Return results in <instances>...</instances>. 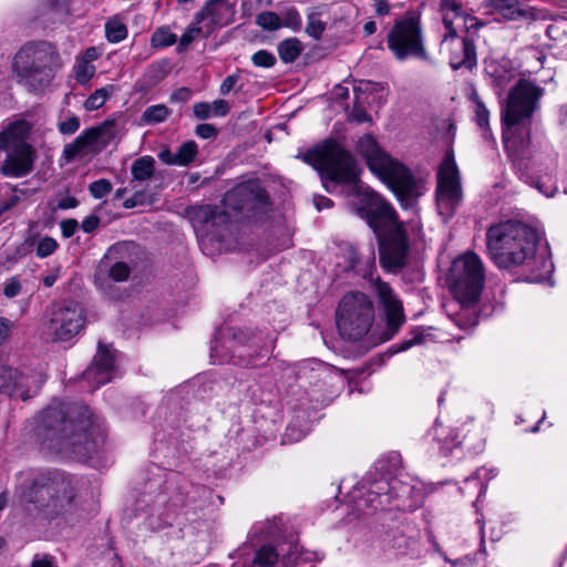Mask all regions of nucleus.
Returning <instances> with one entry per match:
<instances>
[{"mask_svg":"<svg viewBox=\"0 0 567 567\" xmlns=\"http://www.w3.org/2000/svg\"><path fill=\"white\" fill-rule=\"evenodd\" d=\"M192 218L199 227L208 230L229 223L230 213L226 207L221 209L218 206L203 205L194 208Z\"/></svg>","mask_w":567,"mask_h":567,"instance_id":"b1692460","label":"nucleus"},{"mask_svg":"<svg viewBox=\"0 0 567 567\" xmlns=\"http://www.w3.org/2000/svg\"><path fill=\"white\" fill-rule=\"evenodd\" d=\"M485 282L484 266L481 258L467 251L456 258L450 268L446 284L460 305L475 306Z\"/></svg>","mask_w":567,"mask_h":567,"instance_id":"6e6552de","label":"nucleus"},{"mask_svg":"<svg viewBox=\"0 0 567 567\" xmlns=\"http://www.w3.org/2000/svg\"><path fill=\"white\" fill-rule=\"evenodd\" d=\"M354 103H353V110L351 112V117L357 123H363L370 121V115L367 113L365 109L360 103V96L358 94H354Z\"/></svg>","mask_w":567,"mask_h":567,"instance_id":"8fccbe9b","label":"nucleus"},{"mask_svg":"<svg viewBox=\"0 0 567 567\" xmlns=\"http://www.w3.org/2000/svg\"><path fill=\"white\" fill-rule=\"evenodd\" d=\"M196 14L197 22L205 24V31L213 33L216 28L226 27L234 21L236 1L208 0Z\"/></svg>","mask_w":567,"mask_h":567,"instance_id":"a211bd4d","label":"nucleus"},{"mask_svg":"<svg viewBox=\"0 0 567 567\" xmlns=\"http://www.w3.org/2000/svg\"><path fill=\"white\" fill-rule=\"evenodd\" d=\"M190 96L192 91L188 87H181L172 94L171 100L176 102H187Z\"/></svg>","mask_w":567,"mask_h":567,"instance_id":"e2e57ef3","label":"nucleus"},{"mask_svg":"<svg viewBox=\"0 0 567 567\" xmlns=\"http://www.w3.org/2000/svg\"><path fill=\"white\" fill-rule=\"evenodd\" d=\"M58 247L59 244L54 238L44 236L38 241L35 252L39 258H47L54 254Z\"/></svg>","mask_w":567,"mask_h":567,"instance_id":"37998d69","label":"nucleus"},{"mask_svg":"<svg viewBox=\"0 0 567 567\" xmlns=\"http://www.w3.org/2000/svg\"><path fill=\"white\" fill-rule=\"evenodd\" d=\"M94 73V68L89 65H82L81 70L76 73V80L80 83L89 81Z\"/></svg>","mask_w":567,"mask_h":567,"instance_id":"0e129e2a","label":"nucleus"},{"mask_svg":"<svg viewBox=\"0 0 567 567\" xmlns=\"http://www.w3.org/2000/svg\"><path fill=\"white\" fill-rule=\"evenodd\" d=\"M21 291V284L20 281L18 280V278L16 277H12L6 285H4V288H3V295L7 297V298H13L16 296H18Z\"/></svg>","mask_w":567,"mask_h":567,"instance_id":"5fc2aeb1","label":"nucleus"},{"mask_svg":"<svg viewBox=\"0 0 567 567\" xmlns=\"http://www.w3.org/2000/svg\"><path fill=\"white\" fill-rule=\"evenodd\" d=\"M492 7L507 21L534 19L530 9L523 8L518 0H493Z\"/></svg>","mask_w":567,"mask_h":567,"instance_id":"393cba45","label":"nucleus"},{"mask_svg":"<svg viewBox=\"0 0 567 567\" xmlns=\"http://www.w3.org/2000/svg\"><path fill=\"white\" fill-rule=\"evenodd\" d=\"M193 111H194V115L198 120H206V118L210 117V115L213 114L212 106L207 102H199V103L194 104Z\"/></svg>","mask_w":567,"mask_h":567,"instance_id":"6e6d98bb","label":"nucleus"},{"mask_svg":"<svg viewBox=\"0 0 567 567\" xmlns=\"http://www.w3.org/2000/svg\"><path fill=\"white\" fill-rule=\"evenodd\" d=\"M251 61L254 65L258 68H272L276 64L277 59L271 52L267 50H259L252 54Z\"/></svg>","mask_w":567,"mask_h":567,"instance_id":"a18cd8bd","label":"nucleus"},{"mask_svg":"<svg viewBox=\"0 0 567 567\" xmlns=\"http://www.w3.org/2000/svg\"><path fill=\"white\" fill-rule=\"evenodd\" d=\"M92 197L101 199L112 192V183L106 178L97 179L89 185Z\"/></svg>","mask_w":567,"mask_h":567,"instance_id":"c03bdc74","label":"nucleus"},{"mask_svg":"<svg viewBox=\"0 0 567 567\" xmlns=\"http://www.w3.org/2000/svg\"><path fill=\"white\" fill-rule=\"evenodd\" d=\"M47 378L41 371L29 369L27 371L17 370L16 378V399L27 401L39 393Z\"/></svg>","mask_w":567,"mask_h":567,"instance_id":"5701e85b","label":"nucleus"},{"mask_svg":"<svg viewBox=\"0 0 567 567\" xmlns=\"http://www.w3.org/2000/svg\"><path fill=\"white\" fill-rule=\"evenodd\" d=\"M105 35L110 42L117 43L127 37V28L117 17L110 18L105 23Z\"/></svg>","mask_w":567,"mask_h":567,"instance_id":"f704fd0d","label":"nucleus"},{"mask_svg":"<svg viewBox=\"0 0 567 567\" xmlns=\"http://www.w3.org/2000/svg\"><path fill=\"white\" fill-rule=\"evenodd\" d=\"M138 249L133 241H121L112 245L104 258L113 264L109 268V277L116 282L126 281L133 264L132 255Z\"/></svg>","mask_w":567,"mask_h":567,"instance_id":"6ab92c4d","label":"nucleus"},{"mask_svg":"<svg viewBox=\"0 0 567 567\" xmlns=\"http://www.w3.org/2000/svg\"><path fill=\"white\" fill-rule=\"evenodd\" d=\"M358 153L370 171L394 192L402 207H412L421 196L420 186L409 168L393 159L371 134L363 135L357 144Z\"/></svg>","mask_w":567,"mask_h":567,"instance_id":"423d86ee","label":"nucleus"},{"mask_svg":"<svg viewBox=\"0 0 567 567\" xmlns=\"http://www.w3.org/2000/svg\"><path fill=\"white\" fill-rule=\"evenodd\" d=\"M205 30V24L203 22H197V14H195L193 22L179 38L177 52H184L188 45L198 37L208 38L212 33L206 32Z\"/></svg>","mask_w":567,"mask_h":567,"instance_id":"2f4dec72","label":"nucleus"},{"mask_svg":"<svg viewBox=\"0 0 567 567\" xmlns=\"http://www.w3.org/2000/svg\"><path fill=\"white\" fill-rule=\"evenodd\" d=\"M148 76L153 82H158L163 80L168 73V62L167 61H158L153 63L148 68Z\"/></svg>","mask_w":567,"mask_h":567,"instance_id":"de8ad7c7","label":"nucleus"},{"mask_svg":"<svg viewBox=\"0 0 567 567\" xmlns=\"http://www.w3.org/2000/svg\"><path fill=\"white\" fill-rule=\"evenodd\" d=\"M34 159L32 146L28 143L19 144L8 154L2 164V172L8 176H25L33 169Z\"/></svg>","mask_w":567,"mask_h":567,"instance_id":"aec40b11","label":"nucleus"},{"mask_svg":"<svg viewBox=\"0 0 567 567\" xmlns=\"http://www.w3.org/2000/svg\"><path fill=\"white\" fill-rule=\"evenodd\" d=\"M79 205V200L73 196H66L59 200L58 208L59 209H70L75 208Z\"/></svg>","mask_w":567,"mask_h":567,"instance_id":"338daca9","label":"nucleus"},{"mask_svg":"<svg viewBox=\"0 0 567 567\" xmlns=\"http://www.w3.org/2000/svg\"><path fill=\"white\" fill-rule=\"evenodd\" d=\"M25 195V190L19 189L8 183L0 185V216L6 212L16 207L21 197Z\"/></svg>","mask_w":567,"mask_h":567,"instance_id":"c756f323","label":"nucleus"},{"mask_svg":"<svg viewBox=\"0 0 567 567\" xmlns=\"http://www.w3.org/2000/svg\"><path fill=\"white\" fill-rule=\"evenodd\" d=\"M377 292L385 313L388 328L394 333L404 322L402 303L386 282L379 281L377 284Z\"/></svg>","mask_w":567,"mask_h":567,"instance_id":"4be33fe9","label":"nucleus"},{"mask_svg":"<svg viewBox=\"0 0 567 567\" xmlns=\"http://www.w3.org/2000/svg\"><path fill=\"white\" fill-rule=\"evenodd\" d=\"M37 436L42 449L81 462L97 454L105 440L99 416L79 402L45 408L40 414Z\"/></svg>","mask_w":567,"mask_h":567,"instance_id":"f03ea898","label":"nucleus"},{"mask_svg":"<svg viewBox=\"0 0 567 567\" xmlns=\"http://www.w3.org/2000/svg\"><path fill=\"white\" fill-rule=\"evenodd\" d=\"M16 323L4 317H0V346L7 342L14 329Z\"/></svg>","mask_w":567,"mask_h":567,"instance_id":"3c124183","label":"nucleus"},{"mask_svg":"<svg viewBox=\"0 0 567 567\" xmlns=\"http://www.w3.org/2000/svg\"><path fill=\"white\" fill-rule=\"evenodd\" d=\"M302 159L319 173L327 192H334L339 185L354 188L357 200L352 208L377 236L380 265L391 272L401 270L406 265L410 249L404 225L394 207L381 195L370 189L362 192L360 168L353 155L329 138L305 153Z\"/></svg>","mask_w":567,"mask_h":567,"instance_id":"f257e3e1","label":"nucleus"},{"mask_svg":"<svg viewBox=\"0 0 567 567\" xmlns=\"http://www.w3.org/2000/svg\"><path fill=\"white\" fill-rule=\"evenodd\" d=\"M17 370L8 365L0 367V393L14 396Z\"/></svg>","mask_w":567,"mask_h":567,"instance_id":"c9c22d12","label":"nucleus"},{"mask_svg":"<svg viewBox=\"0 0 567 567\" xmlns=\"http://www.w3.org/2000/svg\"><path fill=\"white\" fill-rule=\"evenodd\" d=\"M471 100L474 103L475 122L477 126L482 130L484 138H492L488 110L476 91H473L471 94Z\"/></svg>","mask_w":567,"mask_h":567,"instance_id":"7c9ffc66","label":"nucleus"},{"mask_svg":"<svg viewBox=\"0 0 567 567\" xmlns=\"http://www.w3.org/2000/svg\"><path fill=\"white\" fill-rule=\"evenodd\" d=\"M373 320V303L367 295L349 292L342 297L337 310V326L343 339H362L370 331Z\"/></svg>","mask_w":567,"mask_h":567,"instance_id":"9d476101","label":"nucleus"},{"mask_svg":"<svg viewBox=\"0 0 567 567\" xmlns=\"http://www.w3.org/2000/svg\"><path fill=\"white\" fill-rule=\"evenodd\" d=\"M212 106V113L215 116H225L229 112V104L225 100H215Z\"/></svg>","mask_w":567,"mask_h":567,"instance_id":"13d9d810","label":"nucleus"},{"mask_svg":"<svg viewBox=\"0 0 567 567\" xmlns=\"http://www.w3.org/2000/svg\"><path fill=\"white\" fill-rule=\"evenodd\" d=\"M231 342L229 361L245 368L259 365V361L269 354L271 348V340L252 329L233 330Z\"/></svg>","mask_w":567,"mask_h":567,"instance_id":"4468645a","label":"nucleus"},{"mask_svg":"<svg viewBox=\"0 0 567 567\" xmlns=\"http://www.w3.org/2000/svg\"><path fill=\"white\" fill-rule=\"evenodd\" d=\"M59 132L63 135L74 134L80 128V118L76 115L68 117L58 124Z\"/></svg>","mask_w":567,"mask_h":567,"instance_id":"09e8293b","label":"nucleus"},{"mask_svg":"<svg viewBox=\"0 0 567 567\" xmlns=\"http://www.w3.org/2000/svg\"><path fill=\"white\" fill-rule=\"evenodd\" d=\"M30 567H52V560L49 556H35Z\"/></svg>","mask_w":567,"mask_h":567,"instance_id":"774afa93","label":"nucleus"},{"mask_svg":"<svg viewBox=\"0 0 567 567\" xmlns=\"http://www.w3.org/2000/svg\"><path fill=\"white\" fill-rule=\"evenodd\" d=\"M239 80L238 74H231L224 79L223 83L220 84V94L227 95L237 84Z\"/></svg>","mask_w":567,"mask_h":567,"instance_id":"052dcab7","label":"nucleus"},{"mask_svg":"<svg viewBox=\"0 0 567 567\" xmlns=\"http://www.w3.org/2000/svg\"><path fill=\"white\" fill-rule=\"evenodd\" d=\"M326 30V23L320 19L315 17H309V21L306 27V32L313 38L315 40H319L322 37V33Z\"/></svg>","mask_w":567,"mask_h":567,"instance_id":"49530a36","label":"nucleus"},{"mask_svg":"<svg viewBox=\"0 0 567 567\" xmlns=\"http://www.w3.org/2000/svg\"><path fill=\"white\" fill-rule=\"evenodd\" d=\"M389 50L399 61L416 58L429 61L430 56L424 45L421 18L413 11L396 20L386 35Z\"/></svg>","mask_w":567,"mask_h":567,"instance_id":"9b49d317","label":"nucleus"},{"mask_svg":"<svg viewBox=\"0 0 567 567\" xmlns=\"http://www.w3.org/2000/svg\"><path fill=\"white\" fill-rule=\"evenodd\" d=\"M473 306L461 305V311L457 312L453 320L462 330H467L478 323V318L475 311H471Z\"/></svg>","mask_w":567,"mask_h":567,"instance_id":"4c0bfd02","label":"nucleus"},{"mask_svg":"<svg viewBox=\"0 0 567 567\" xmlns=\"http://www.w3.org/2000/svg\"><path fill=\"white\" fill-rule=\"evenodd\" d=\"M462 197L458 168L453 152H447L437 171L436 205L440 215L451 218Z\"/></svg>","mask_w":567,"mask_h":567,"instance_id":"2eb2a0df","label":"nucleus"},{"mask_svg":"<svg viewBox=\"0 0 567 567\" xmlns=\"http://www.w3.org/2000/svg\"><path fill=\"white\" fill-rule=\"evenodd\" d=\"M155 171V161L152 156H143L134 161L131 173L134 181L144 182L151 178Z\"/></svg>","mask_w":567,"mask_h":567,"instance_id":"72a5a7b5","label":"nucleus"},{"mask_svg":"<svg viewBox=\"0 0 567 567\" xmlns=\"http://www.w3.org/2000/svg\"><path fill=\"white\" fill-rule=\"evenodd\" d=\"M100 225V218L96 215L87 216L83 219L81 224V228L84 233L91 234L93 233Z\"/></svg>","mask_w":567,"mask_h":567,"instance_id":"bf43d9fd","label":"nucleus"},{"mask_svg":"<svg viewBox=\"0 0 567 567\" xmlns=\"http://www.w3.org/2000/svg\"><path fill=\"white\" fill-rule=\"evenodd\" d=\"M223 205L231 215L251 220H262L272 210V202L258 179H249L227 190Z\"/></svg>","mask_w":567,"mask_h":567,"instance_id":"1a4fd4ad","label":"nucleus"},{"mask_svg":"<svg viewBox=\"0 0 567 567\" xmlns=\"http://www.w3.org/2000/svg\"><path fill=\"white\" fill-rule=\"evenodd\" d=\"M484 25L474 16L465 17V31L458 35L457 31L446 32L441 41L442 50L447 53L450 66L453 70L465 69L472 71L477 65L476 40L478 31Z\"/></svg>","mask_w":567,"mask_h":567,"instance_id":"f8f14e48","label":"nucleus"},{"mask_svg":"<svg viewBox=\"0 0 567 567\" xmlns=\"http://www.w3.org/2000/svg\"><path fill=\"white\" fill-rule=\"evenodd\" d=\"M413 491V487L402 482L396 477L389 481H379L374 484V488L367 493V502L371 503L374 511L384 509L394 501V507L400 508L403 506L404 498H408Z\"/></svg>","mask_w":567,"mask_h":567,"instance_id":"f3484780","label":"nucleus"},{"mask_svg":"<svg viewBox=\"0 0 567 567\" xmlns=\"http://www.w3.org/2000/svg\"><path fill=\"white\" fill-rule=\"evenodd\" d=\"M544 89L528 79H519L501 105L502 140L512 158H519L530 146L532 124Z\"/></svg>","mask_w":567,"mask_h":567,"instance_id":"7ed1b4c3","label":"nucleus"},{"mask_svg":"<svg viewBox=\"0 0 567 567\" xmlns=\"http://www.w3.org/2000/svg\"><path fill=\"white\" fill-rule=\"evenodd\" d=\"M21 496L45 517L54 518L69 512L78 496L75 478L59 470L31 473L21 484Z\"/></svg>","mask_w":567,"mask_h":567,"instance_id":"39448f33","label":"nucleus"},{"mask_svg":"<svg viewBox=\"0 0 567 567\" xmlns=\"http://www.w3.org/2000/svg\"><path fill=\"white\" fill-rule=\"evenodd\" d=\"M251 567H288L286 558H280L272 545L261 546L255 554Z\"/></svg>","mask_w":567,"mask_h":567,"instance_id":"c85d7f7f","label":"nucleus"},{"mask_svg":"<svg viewBox=\"0 0 567 567\" xmlns=\"http://www.w3.org/2000/svg\"><path fill=\"white\" fill-rule=\"evenodd\" d=\"M439 10L442 14V22L447 32L456 31L454 28V20L462 18L465 23V17L470 14L463 9V4L457 0H440Z\"/></svg>","mask_w":567,"mask_h":567,"instance_id":"cd10ccee","label":"nucleus"},{"mask_svg":"<svg viewBox=\"0 0 567 567\" xmlns=\"http://www.w3.org/2000/svg\"><path fill=\"white\" fill-rule=\"evenodd\" d=\"M28 134V125L24 121L10 123L2 132H0V151L10 147L16 148L19 144H25L24 137Z\"/></svg>","mask_w":567,"mask_h":567,"instance_id":"a878e982","label":"nucleus"},{"mask_svg":"<svg viewBox=\"0 0 567 567\" xmlns=\"http://www.w3.org/2000/svg\"><path fill=\"white\" fill-rule=\"evenodd\" d=\"M177 37L173 33L168 27L157 28L151 38V44L153 48H167L175 44Z\"/></svg>","mask_w":567,"mask_h":567,"instance_id":"e433bc0d","label":"nucleus"},{"mask_svg":"<svg viewBox=\"0 0 567 567\" xmlns=\"http://www.w3.org/2000/svg\"><path fill=\"white\" fill-rule=\"evenodd\" d=\"M158 158L167 165H177V157L175 153H172L169 150H163L158 153Z\"/></svg>","mask_w":567,"mask_h":567,"instance_id":"69168bd1","label":"nucleus"},{"mask_svg":"<svg viewBox=\"0 0 567 567\" xmlns=\"http://www.w3.org/2000/svg\"><path fill=\"white\" fill-rule=\"evenodd\" d=\"M197 153V144L194 141L183 143L175 153L177 157V166L189 165L196 158Z\"/></svg>","mask_w":567,"mask_h":567,"instance_id":"58836bf2","label":"nucleus"},{"mask_svg":"<svg viewBox=\"0 0 567 567\" xmlns=\"http://www.w3.org/2000/svg\"><path fill=\"white\" fill-rule=\"evenodd\" d=\"M379 90H383V86L381 83L372 82V81H361L359 86H354V94H358L360 96L361 93L369 92H378Z\"/></svg>","mask_w":567,"mask_h":567,"instance_id":"603ef678","label":"nucleus"},{"mask_svg":"<svg viewBox=\"0 0 567 567\" xmlns=\"http://www.w3.org/2000/svg\"><path fill=\"white\" fill-rule=\"evenodd\" d=\"M114 368L112 353L100 342L99 350L90 367L83 372L86 381L95 384V388L111 381Z\"/></svg>","mask_w":567,"mask_h":567,"instance_id":"412c9836","label":"nucleus"},{"mask_svg":"<svg viewBox=\"0 0 567 567\" xmlns=\"http://www.w3.org/2000/svg\"><path fill=\"white\" fill-rule=\"evenodd\" d=\"M195 133L200 138H213L216 137L218 134V130L213 124H199L195 128Z\"/></svg>","mask_w":567,"mask_h":567,"instance_id":"864d4df0","label":"nucleus"},{"mask_svg":"<svg viewBox=\"0 0 567 567\" xmlns=\"http://www.w3.org/2000/svg\"><path fill=\"white\" fill-rule=\"evenodd\" d=\"M536 230L517 220L494 224L486 231L489 258L499 269H514L529 265L536 256Z\"/></svg>","mask_w":567,"mask_h":567,"instance_id":"20e7f679","label":"nucleus"},{"mask_svg":"<svg viewBox=\"0 0 567 567\" xmlns=\"http://www.w3.org/2000/svg\"><path fill=\"white\" fill-rule=\"evenodd\" d=\"M115 137V121L106 120L97 126L84 130L72 143L63 148L66 162H72L78 155H96L101 153Z\"/></svg>","mask_w":567,"mask_h":567,"instance_id":"dca6fc26","label":"nucleus"},{"mask_svg":"<svg viewBox=\"0 0 567 567\" xmlns=\"http://www.w3.org/2000/svg\"><path fill=\"white\" fill-rule=\"evenodd\" d=\"M86 323L84 308L74 300L64 299L54 303L44 322V332L53 342L68 341L78 336Z\"/></svg>","mask_w":567,"mask_h":567,"instance_id":"ddd939ff","label":"nucleus"},{"mask_svg":"<svg viewBox=\"0 0 567 567\" xmlns=\"http://www.w3.org/2000/svg\"><path fill=\"white\" fill-rule=\"evenodd\" d=\"M59 66V52L48 41L28 42L17 52L12 63L17 82L31 93L48 87Z\"/></svg>","mask_w":567,"mask_h":567,"instance_id":"0eeeda50","label":"nucleus"},{"mask_svg":"<svg viewBox=\"0 0 567 567\" xmlns=\"http://www.w3.org/2000/svg\"><path fill=\"white\" fill-rule=\"evenodd\" d=\"M302 43L297 38H290L278 44V54L284 63L295 62L302 52Z\"/></svg>","mask_w":567,"mask_h":567,"instance_id":"473e14b6","label":"nucleus"},{"mask_svg":"<svg viewBox=\"0 0 567 567\" xmlns=\"http://www.w3.org/2000/svg\"><path fill=\"white\" fill-rule=\"evenodd\" d=\"M28 134V125L24 121L10 123L2 132H0V151L10 147L16 148L19 144H25L24 137Z\"/></svg>","mask_w":567,"mask_h":567,"instance_id":"bb28decb","label":"nucleus"},{"mask_svg":"<svg viewBox=\"0 0 567 567\" xmlns=\"http://www.w3.org/2000/svg\"><path fill=\"white\" fill-rule=\"evenodd\" d=\"M256 23L267 31H276L284 25L280 17L272 11H264L257 14Z\"/></svg>","mask_w":567,"mask_h":567,"instance_id":"ea45409f","label":"nucleus"},{"mask_svg":"<svg viewBox=\"0 0 567 567\" xmlns=\"http://www.w3.org/2000/svg\"><path fill=\"white\" fill-rule=\"evenodd\" d=\"M169 110L164 104H157L148 106L143 115L142 120L147 124L161 123L167 118Z\"/></svg>","mask_w":567,"mask_h":567,"instance_id":"a19ab883","label":"nucleus"},{"mask_svg":"<svg viewBox=\"0 0 567 567\" xmlns=\"http://www.w3.org/2000/svg\"><path fill=\"white\" fill-rule=\"evenodd\" d=\"M109 95L110 94H109L106 87L97 89V90H95L94 93H92L85 100L84 107L87 111H95V110L100 109L105 103V101L107 100Z\"/></svg>","mask_w":567,"mask_h":567,"instance_id":"79ce46f5","label":"nucleus"},{"mask_svg":"<svg viewBox=\"0 0 567 567\" xmlns=\"http://www.w3.org/2000/svg\"><path fill=\"white\" fill-rule=\"evenodd\" d=\"M60 227H61L62 236L64 238H70L74 235V233L79 228V223L76 219H73V218L64 219L61 221Z\"/></svg>","mask_w":567,"mask_h":567,"instance_id":"4d7b16f0","label":"nucleus"},{"mask_svg":"<svg viewBox=\"0 0 567 567\" xmlns=\"http://www.w3.org/2000/svg\"><path fill=\"white\" fill-rule=\"evenodd\" d=\"M301 23L300 16L296 9H289L286 13L285 27L299 28Z\"/></svg>","mask_w":567,"mask_h":567,"instance_id":"680f3d73","label":"nucleus"}]
</instances>
